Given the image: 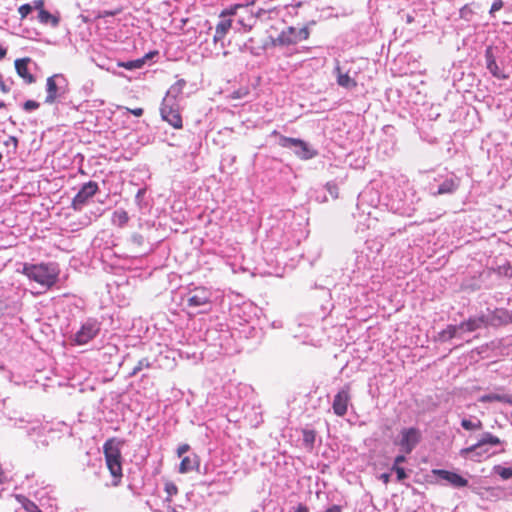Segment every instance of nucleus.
Returning <instances> with one entry per match:
<instances>
[{
	"label": "nucleus",
	"mask_w": 512,
	"mask_h": 512,
	"mask_svg": "<svg viewBox=\"0 0 512 512\" xmlns=\"http://www.w3.org/2000/svg\"><path fill=\"white\" fill-rule=\"evenodd\" d=\"M22 273L27 276L29 280L49 290L58 282L60 270L55 263H25Z\"/></svg>",
	"instance_id": "f257e3e1"
},
{
	"label": "nucleus",
	"mask_w": 512,
	"mask_h": 512,
	"mask_svg": "<svg viewBox=\"0 0 512 512\" xmlns=\"http://www.w3.org/2000/svg\"><path fill=\"white\" fill-rule=\"evenodd\" d=\"M122 445L123 441H120L115 437L107 439L103 445L105 464L112 476V485L114 487L120 485L123 477V457L121 453Z\"/></svg>",
	"instance_id": "f03ea898"
},
{
	"label": "nucleus",
	"mask_w": 512,
	"mask_h": 512,
	"mask_svg": "<svg viewBox=\"0 0 512 512\" xmlns=\"http://www.w3.org/2000/svg\"><path fill=\"white\" fill-rule=\"evenodd\" d=\"M161 117L175 129L183 127L180 107L175 98L165 97L160 108Z\"/></svg>",
	"instance_id": "7ed1b4c3"
},
{
	"label": "nucleus",
	"mask_w": 512,
	"mask_h": 512,
	"mask_svg": "<svg viewBox=\"0 0 512 512\" xmlns=\"http://www.w3.org/2000/svg\"><path fill=\"white\" fill-rule=\"evenodd\" d=\"M500 443L499 438L490 433H485L482 438L474 445L461 450V455L470 456L473 460H477L475 456L482 457L488 454L487 445L496 446Z\"/></svg>",
	"instance_id": "20e7f679"
},
{
	"label": "nucleus",
	"mask_w": 512,
	"mask_h": 512,
	"mask_svg": "<svg viewBox=\"0 0 512 512\" xmlns=\"http://www.w3.org/2000/svg\"><path fill=\"white\" fill-rule=\"evenodd\" d=\"M99 190L95 181L85 183L72 199L71 207L74 211H80Z\"/></svg>",
	"instance_id": "39448f33"
},
{
	"label": "nucleus",
	"mask_w": 512,
	"mask_h": 512,
	"mask_svg": "<svg viewBox=\"0 0 512 512\" xmlns=\"http://www.w3.org/2000/svg\"><path fill=\"white\" fill-rule=\"evenodd\" d=\"M279 145L283 148L301 147V150H295V154L304 160L311 159L317 155V152L312 150L305 141L298 138L281 136Z\"/></svg>",
	"instance_id": "423d86ee"
},
{
	"label": "nucleus",
	"mask_w": 512,
	"mask_h": 512,
	"mask_svg": "<svg viewBox=\"0 0 512 512\" xmlns=\"http://www.w3.org/2000/svg\"><path fill=\"white\" fill-rule=\"evenodd\" d=\"M100 331V325L96 320L89 319L74 335V343L84 345L90 342Z\"/></svg>",
	"instance_id": "0eeeda50"
},
{
	"label": "nucleus",
	"mask_w": 512,
	"mask_h": 512,
	"mask_svg": "<svg viewBox=\"0 0 512 512\" xmlns=\"http://www.w3.org/2000/svg\"><path fill=\"white\" fill-rule=\"evenodd\" d=\"M351 401L350 386L346 385L340 389L334 396L332 409L335 415L343 417L348 411V406Z\"/></svg>",
	"instance_id": "6e6552de"
},
{
	"label": "nucleus",
	"mask_w": 512,
	"mask_h": 512,
	"mask_svg": "<svg viewBox=\"0 0 512 512\" xmlns=\"http://www.w3.org/2000/svg\"><path fill=\"white\" fill-rule=\"evenodd\" d=\"M421 438L420 431L417 428H405L401 430V439L399 445L406 454H410Z\"/></svg>",
	"instance_id": "1a4fd4ad"
},
{
	"label": "nucleus",
	"mask_w": 512,
	"mask_h": 512,
	"mask_svg": "<svg viewBox=\"0 0 512 512\" xmlns=\"http://www.w3.org/2000/svg\"><path fill=\"white\" fill-rule=\"evenodd\" d=\"M432 473L439 478L447 481L449 484H451L454 487H465L468 485L467 479L463 478L461 475L451 472L444 469H434Z\"/></svg>",
	"instance_id": "9d476101"
},
{
	"label": "nucleus",
	"mask_w": 512,
	"mask_h": 512,
	"mask_svg": "<svg viewBox=\"0 0 512 512\" xmlns=\"http://www.w3.org/2000/svg\"><path fill=\"white\" fill-rule=\"evenodd\" d=\"M210 303V293L205 288H196L188 298V306L200 307Z\"/></svg>",
	"instance_id": "9b49d317"
},
{
	"label": "nucleus",
	"mask_w": 512,
	"mask_h": 512,
	"mask_svg": "<svg viewBox=\"0 0 512 512\" xmlns=\"http://www.w3.org/2000/svg\"><path fill=\"white\" fill-rule=\"evenodd\" d=\"M30 61L31 59L29 57L15 60L16 72L27 84H32L35 82V77L29 72L28 69V64Z\"/></svg>",
	"instance_id": "f8f14e48"
},
{
	"label": "nucleus",
	"mask_w": 512,
	"mask_h": 512,
	"mask_svg": "<svg viewBox=\"0 0 512 512\" xmlns=\"http://www.w3.org/2000/svg\"><path fill=\"white\" fill-rule=\"evenodd\" d=\"M200 467V458L197 454L187 455L182 458L181 463L179 465V472L181 474H186L191 471H198Z\"/></svg>",
	"instance_id": "ddd939ff"
},
{
	"label": "nucleus",
	"mask_w": 512,
	"mask_h": 512,
	"mask_svg": "<svg viewBox=\"0 0 512 512\" xmlns=\"http://www.w3.org/2000/svg\"><path fill=\"white\" fill-rule=\"evenodd\" d=\"M298 41L297 30L294 27H288L283 30L276 39L273 40V45H290Z\"/></svg>",
	"instance_id": "4468645a"
},
{
	"label": "nucleus",
	"mask_w": 512,
	"mask_h": 512,
	"mask_svg": "<svg viewBox=\"0 0 512 512\" xmlns=\"http://www.w3.org/2000/svg\"><path fill=\"white\" fill-rule=\"evenodd\" d=\"M57 78H62V76L59 74H55V75L47 78V81H46L47 96L45 99L46 103L52 104L55 102V100L57 98V95H58L57 94L58 86L56 83Z\"/></svg>",
	"instance_id": "2eb2a0df"
},
{
	"label": "nucleus",
	"mask_w": 512,
	"mask_h": 512,
	"mask_svg": "<svg viewBox=\"0 0 512 512\" xmlns=\"http://www.w3.org/2000/svg\"><path fill=\"white\" fill-rule=\"evenodd\" d=\"M231 26L232 20L223 18L215 27V34L213 36L214 43L222 41L231 29Z\"/></svg>",
	"instance_id": "dca6fc26"
},
{
	"label": "nucleus",
	"mask_w": 512,
	"mask_h": 512,
	"mask_svg": "<svg viewBox=\"0 0 512 512\" xmlns=\"http://www.w3.org/2000/svg\"><path fill=\"white\" fill-rule=\"evenodd\" d=\"M154 54H157V52L155 51V52L147 53L144 57L136 59V60L127 61V62H119L118 67H122L127 70L140 69L143 67V65L146 63V61L148 59H150Z\"/></svg>",
	"instance_id": "f3484780"
},
{
	"label": "nucleus",
	"mask_w": 512,
	"mask_h": 512,
	"mask_svg": "<svg viewBox=\"0 0 512 512\" xmlns=\"http://www.w3.org/2000/svg\"><path fill=\"white\" fill-rule=\"evenodd\" d=\"M485 324L483 316L476 318H469L467 321L460 323L459 328L467 332H473L480 329Z\"/></svg>",
	"instance_id": "a211bd4d"
},
{
	"label": "nucleus",
	"mask_w": 512,
	"mask_h": 512,
	"mask_svg": "<svg viewBox=\"0 0 512 512\" xmlns=\"http://www.w3.org/2000/svg\"><path fill=\"white\" fill-rule=\"evenodd\" d=\"M459 187V183L456 179L450 178L446 179L438 188V191L434 193V196L443 195V194H452Z\"/></svg>",
	"instance_id": "6ab92c4d"
},
{
	"label": "nucleus",
	"mask_w": 512,
	"mask_h": 512,
	"mask_svg": "<svg viewBox=\"0 0 512 512\" xmlns=\"http://www.w3.org/2000/svg\"><path fill=\"white\" fill-rule=\"evenodd\" d=\"M335 71L337 73V83L344 88H354L357 86V82L350 78L347 73H342L339 65L336 66Z\"/></svg>",
	"instance_id": "aec40b11"
},
{
	"label": "nucleus",
	"mask_w": 512,
	"mask_h": 512,
	"mask_svg": "<svg viewBox=\"0 0 512 512\" xmlns=\"http://www.w3.org/2000/svg\"><path fill=\"white\" fill-rule=\"evenodd\" d=\"M128 221V213L123 209L116 210L112 215V223L118 227H124Z\"/></svg>",
	"instance_id": "412c9836"
},
{
	"label": "nucleus",
	"mask_w": 512,
	"mask_h": 512,
	"mask_svg": "<svg viewBox=\"0 0 512 512\" xmlns=\"http://www.w3.org/2000/svg\"><path fill=\"white\" fill-rule=\"evenodd\" d=\"M486 58H487V68L490 70V72L494 76L503 77V78L507 77L506 75L501 74L498 71L497 63H496L495 59L492 57V54H491V48H488L486 50Z\"/></svg>",
	"instance_id": "4be33fe9"
},
{
	"label": "nucleus",
	"mask_w": 512,
	"mask_h": 512,
	"mask_svg": "<svg viewBox=\"0 0 512 512\" xmlns=\"http://www.w3.org/2000/svg\"><path fill=\"white\" fill-rule=\"evenodd\" d=\"M38 20L42 24L51 23L52 26H57L59 23V19L57 17H55L54 15H52L47 10H43L38 13Z\"/></svg>",
	"instance_id": "5701e85b"
},
{
	"label": "nucleus",
	"mask_w": 512,
	"mask_h": 512,
	"mask_svg": "<svg viewBox=\"0 0 512 512\" xmlns=\"http://www.w3.org/2000/svg\"><path fill=\"white\" fill-rule=\"evenodd\" d=\"M459 325H448L439 335L443 341H448L456 337Z\"/></svg>",
	"instance_id": "b1692460"
},
{
	"label": "nucleus",
	"mask_w": 512,
	"mask_h": 512,
	"mask_svg": "<svg viewBox=\"0 0 512 512\" xmlns=\"http://www.w3.org/2000/svg\"><path fill=\"white\" fill-rule=\"evenodd\" d=\"M17 498L27 512H42L34 502L24 496H18Z\"/></svg>",
	"instance_id": "393cba45"
},
{
	"label": "nucleus",
	"mask_w": 512,
	"mask_h": 512,
	"mask_svg": "<svg viewBox=\"0 0 512 512\" xmlns=\"http://www.w3.org/2000/svg\"><path fill=\"white\" fill-rule=\"evenodd\" d=\"M316 439V433L314 430H303V442L309 449L313 448Z\"/></svg>",
	"instance_id": "a878e982"
},
{
	"label": "nucleus",
	"mask_w": 512,
	"mask_h": 512,
	"mask_svg": "<svg viewBox=\"0 0 512 512\" xmlns=\"http://www.w3.org/2000/svg\"><path fill=\"white\" fill-rule=\"evenodd\" d=\"M164 490L167 494L166 501L171 502L172 497L178 494V487L175 483L167 481L164 485Z\"/></svg>",
	"instance_id": "bb28decb"
},
{
	"label": "nucleus",
	"mask_w": 512,
	"mask_h": 512,
	"mask_svg": "<svg viewBox=\"0 0 512 512\" xmlns=\"http://www.w3.org/2000/svg\"><path fill=\"white\" fill-rule=\"evenodd\" d=\"M461 426L465 430H480V429H482L483 424H482L481 420H477L474 422L469 419H463L461 421Z\"/></svg>",
	"instance_id": "cd10ccee"
},
{
	"label": "nucleus",
	"mask_w": 512,
	"mask_h": 512,
	"mask_svg": "<svg viewBox=\"0 0 512 512\" xmlns=\"http://www.w3.org/2000/svg\"><path fill=\"white\" fill-rule=\"evenodd\" d=\"M244 7V5L242 4H234L226 9H224L221 13H220V17L221 18H226L227 16H232V15H235L237 13V10Z\"/></svg>",
	"instance_id": "c85d7f7f"
},
{
	"label": "nucleus",
	"mask_w": 512,
	"mask_h": 512,
	"mask_svg": "<svg viewBox=\"0 0 512 512\" xmlns=\"http://www.w3.org/2000/svg\"><path fill=\"white\" fill-rule=\"evenodd\" d=\"M494 470L503 479H509L512 477V468H504L502 466H495Z\"/></svg>",
	"instance_id": "c756f323"
},
{
	"label": "nucleus",
	"mask_w": 512,
	"mask_h": 512,
	"mask_svg": "<svg viewBox=\"0 0 512 512\" xmlns=\"http://www.w3.org/2000/svg\"><path fill=\"white\" fill-rule=\"evenodd\" d=\"M325 188L333 198L337 199L339 197V188L336 183L328 182L326 183Z\"/></svg>",
	"instance_id": "7c9ffc66"
},
{
	"label": "nucleus",
	"mask_w": 512,
	"mask_h": 512,
	"mask_svg": "<svg viewBox=\"0 0 512 512\" xmlns=\"http://www.w3.org/2000/svg\"><path fill=\"white\" fill-rule=\"evenodd\" d=\"M505 397L500 396L499 394H487L480 397V402H492V401H503Z\"/></svg>",
	"instance_id": "2f4dec72"
},
{
	"label": "nucleus",
	"mask_w": 512,
	"mask_h": 512,
	"mask_svg": "<svg viewBox=\"0 0 512 512\" xmlns=\"http://www.w3.org/2000/svg\"><path fill=\"white\" fill-rule=\"evenodd\" d=\"M33 10V7L30 4H23L18 8V13L20 18L25 19Z\"/></svg>",
	"instance_id": "473e14b6"
},
{
	"label": "nucleus",
	"mask_w": 512,
	"mask_h": 512,
	"mask_svg": "<svg viewBox=\"0 0 512 512\" xmlns=\"http://www.w3.org/2000/svg\"><path fill=\"white\" fill-rule=\"evenodd\" d=\"M150 363L148 359L144 358L138 361L137 365L134 367L131 375H136L138 372H140L143 368H149Z\"/></svg>",
	"instance_id": "72a5a7b5"
},
{
	"label": "nucleus",
	"mask_w": 512,
	"mask_h": 512,
	"mask_svg": "<svg viewBox=\"0 0 512 512\" xmlns=\"http://www.w3.org/2000/svg\"><path fill=\"white\" fill-rule=\"evenodd\" d=\"M249 94V89L247 87L239 88L238 90L234 91L231 95L232 99H241L246 97Z\"/></svg>",
	"instance_id": "f704fd0d"
},
{
	"label": "nucleus",
	"mask_w": 512,
	"mask_h": 512,
	"mask_svg": "<svg viewBox=\"0 0 512 512\" xmlns=\"http://www.w3.org/2000/svg\"><path fill=\"white\" fill-rule=\"evenodd\" d=\"M392 470L395 471L398 481H402L407 477V474L403 467L393 465Z\"/></svg>",
	"instance_id": "c9c22d12"
},
{
	"label": "nucleus",
	"mask_w": 512,
	"mask_h": 512,
	"mask_svg": "<svg viewBox=\"0 0 512 512\" xmlns=\"http://www.w3.org/2000/svg\"><path fill=\"white\" fill-rule=\"evenodd\" d=\"M40 106V104L34 100H27L24 104H23V108L24 110L26 111H32V110H36L38 109Z\"/></svg>",
	"instance_id": "e433bc0d"
},
{
	"label": "nucleus",
	"mask_w": 512,
	"mask_h": 512,
	"mask_svg": "<svg viewBox=\"0 0 512 512\" xmlns=\"http://www.w3.org/2000/svg\"><path fill=\"white\" fill-rule=\"evenodd\" d=\"M126 110L131 113L132 115L136 117H141L144 113L143 108L137 107V108H126Z\"/></svg>",
	"instance_id": "4c0bfd02"
},
{
	"label": "nucleus",
	"mask_w": 512,
	"mask_h": 512,
	"mask_svg": "<svg viewBox=\"0 0 512 512\" xmlns=\"http://www.w3.org/2000/svg\"><path fill=\"white\" fill-rule=\"evenodd\" d=\"M190 450V446L188 444H181L178 448H177V455L179 457L183 456V454H185L186 452H188Z\"/></svg>",
	"instance_id": "58836bf2"
},
{
	"label": "nucleus",
	"mask_w": 512,
	"mask_h": 512,
	"mask_svg": "<svg viewBox=\"0 0 512 512\" xmlns=\"http://www.w3.org/2000/svg\"><path fill=\"white\" fill-rule=\"evenodd\" d=\"M502 7H503V2L501 0H497V1L493 2L491 9H490V13L493 14L496 11H499Z\"/></svg>",
	"instance_id": "ea45409f"
},
{
	"label": "nucleus",
	"mask_w": 512,
	"mask_h": 512,
	"mask_svg": "<svg viewBox=\"0 0 512 512\" xmlns=\"http://www.w3.org/2000/svg\"><path fill=\"white\" fill-rule=\"evenodd\" d=\"M44 5H45L44 0H35L33 2V6L32 7L34 9L38 10V13H39L40 11L45 10Z\"/></svg>",
	"instance_id": "a19ab883"
},
{
	"label": "nucleus",
	"mask_w": 512,
	"mask_h": 512,
	"mask_svg": "<svg viewBox=\"0 0 512 512\" xmlns=\"http://www.w3.org/2000/svg\"><path fill=\"white\" fill-rule=\"evenodd\" d=\"M289 512H310V511L306 505L300 503L292 511H289Z\"/></svg>",
	"instance_id": "79ce46f5"
},
{
	"label": "nucleus",
	"mask_w": 512,
	"mask_h": 512,
	"mask_svg": "<svg viewBox=\"0 0 512 512\" xmlns=\"http://www.w3.org/2000/svg\"><path fill=\"white\" fill-rule=\"evenodd\" d=\"M406 458L404 455H398L395 457L394 465L400 466L401 463L405 462Z\"/></svg>",
	"instance_id": "37998d69"
},
{
	"label": "nucleus",
	"mask_w": 512,
	"mask_h": 512,
	"mask_svg": "<svg viewBox=\"0 0 512 512\" xmlns=\"http://www.w3.org/2000/svg\"><path fill=\"white\" fill-rule=\"evenodd\" d=\"M0 91L4 94L10 91V88L5 84V82L2 79L0 80Z\"/></svg>",
	"instance_id": "c03bdc74"
},
{
	"label": "nucleus",
	"mask_w": 512,
	"mask_h": 512,
	"mask_svg": "<svg viewBox=\"0 0 512 512\" xmlns=\"http://www.w3.org/2000/svg\"><path fill=\"white\" fill-rule=\"evenodd\" d=\"M325 512H342V507L340 505H333L326 509Z\"/></svg>",
	"instance_id": "a18cd8bd"
},
{
	"label": "nucleus",
	"mask_w": 512,
	"mask_h": 512,
	"mask_svg": "<svg viewBox=\"0 0 512 512\" xmlns=\"http://www.w3.org/2000/svg\"><path fill=\"white\" fill-rule=\"evenodd\" d=\"M380 479L385 483L387 484L390 480V475L387 474V473H383L381 476H380Z\"/></svg>",
	"instance_id": "49530a36"
},
{
	"label": "nucleus",
	"mask_w": 512,
	"mask_h": 512,
	"mask_svg": "<svg viewBox=\"0 0 512 512\" xmlns=\"http://www.w3.org/2000/svg\"><path fill=\"white\" fill-rule=\"evenodd\" d=\"M7 54V50L6 48H4L1 44H0V60H2L3 58H5Z\"/></svg>",
	"instance_id": "de8ad7c7"
},
{
	"label": "nucleus",
	"mask_w": 512,
	"mask_h": 512,
	"mask_svg": "<svg viewBox=\"0 0 512 512\" xmlns=\"http://www.w3.org/2000/svg\"><path fill=\"white\" fill-rule=\"evenodd\" d=\"M189 21L188 18H183L181 19V26L179 28V30L181 31V33H184V26L186 25V23Z\"/></svg>",
	"instance_id": "09e8293b"
},
{
	"label": "nucleus",
	"mask_w": 512,
	"mask_h": 512,
	"mask_svg": "<svg viewBox=\"0 0 512 512\" xmlns=\"http://www.w3.org/2000/svg\"><path fill=\"white\" fill-rule=\"evenodd\" d=\"M414 22V17L410 14L406 16V23L411 24Z\"/></svg>",
	"instance_id": "8fccbe9b"
},
{
	"label": "nucleus",
	"mask_w": 512,
	"mask_h": 512,
	"mask_svg": "<svg viewBox=\"0 0 512 512\" xmlns=\"http://www.w3.org/2000/svg\"><path fill=\"white\" fill-rule=\"evenodd\" d=\"M116 14H117V12H116V11H105V12L103 13V16H114V15H116Z\"/></svg>",
	"instance_id": "3c124183"
},
{
	"label": "nucleus",
	"mask_w": 512,
	"mask_h": 512,
	"mask_svg": "<svg viewBox=\"0 0 512 512\" xmlns=\"http://www.w3.org/2000/svg\"><path fill=\"white\" fill-rule=\"evenodd\" d=\"M9 140H12V143H13L14 147H17V145H18V140H17V138H16V137H14V136H10V137H9Z\"/></svg>",
	"instance_id": "603ef678"
},
{
	"label": "nucleus",
	"mask_w": 512,
	"mask_h": 512,
	"mask_svg": "<svg viewBox=\"0 0 512 512\" xmlns=\"http://www.w3.org/2000/svg\"><path fill=\"white\" fill-rule=\"evenodd\" d=\"M6 105L4 102H0V108H4Z\"/></svg>",
	"instance_id": "864d4df0"
},
{
	"label": "nucleus",
	"mask_w": 512,
	"mask_h": 512,
	"mask_svg": "<svg viewBox=\"0 0 512 512\" xmlns=\"http://www.w3.org/2000/svg\"><path fill=\"white\" fill-rule=\"evenodd\" d=\"M8 142H9V143H12V140H8V141H6V142H5V144H6V145H8Z\"/></svg>",
	"instance_id": "5fc2aeb1"
},
{
	"label": "nucleus",
	"mask_w": 512,
	"mask_h": 512,
	"mask_svg": "<svg viewBox=\"0 0 512 512\" xmlns=\"http://www.w3.org/2000/svg\"><path fill=\"white\" fill-rule=\"evenodd\" d=\"M3 369H4V367H3V366H0V370H3Z\"/></svg>",
	"instance_id": "6e6d98bb"
}]
</instances>
